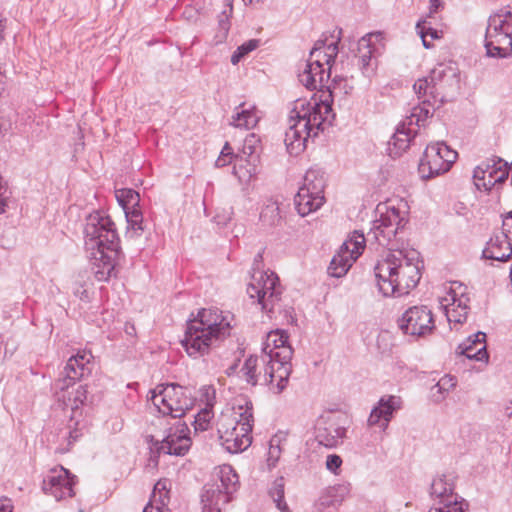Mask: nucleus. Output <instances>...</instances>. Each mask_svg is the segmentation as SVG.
I'll return each mask as SVG.
<instances>
[{
    "instance_id": "obj_1",
    "label": "nucleus",
    "mask_w": 512,
    "mask_h": 512,
    "mask_svg": "<svg viewBox=\"0 0 512 512\" xmlns=\"http://www.w3.org/2000/svg\"><path fill=\"white\" fill-rule=\"evenodd\" d=\"M377 211L380 216L373 221L368 238L388 247L374 266L378 289L386 297L406 295L421 278L422 262L416 250L398 248L397 236L407 223L405 212L388 205H379Z\"/></svg>"
},
{
    "instance_id": "obj_2",
    "label": "nucleus",
    "mask_w": 512,
    "mask_h": 512,
    "mask_svg": "<svg viewBox=\"0 0 512 512\" xmlns=\"http://www.w3.org/2000/svg\"><path fill=\"white\" fill-rule=\"evenodd\" d=\"M312 97L310 100L297 99L293 103L288 118V128L285 132L284 142L291 155H298L304 151L309 138L317 137L330 125L334 113L331 101Z\"/></svg>"
},
{
    "instance_id": "obj_3",
    "label": "nucleus",
    "mask_w": 512,
    "mask_h": 512,
    "mask_svg": "<svg viewBox=\"0 0 512 512\" xmlns=\"http://www.w3.org/2000/svg\"><path fill=\"white\" fill-rule=\"evenodd\" d=\"M86 249L96 270L98 281H107L115 270L116 261L120 255V239L115 223L102 211L90 213L84 226Z\"/></svg>"
},
{
    "instance_id": "obj_4",
    "label": "nucleus",
    "mask_w": 512,
    "mask_h": 512,
    "mask_svg": "<svg viewBox=\"0 0 512 512\" xmlns=\"http://www.w3.org/2000/svg\"><path fill=\"white\" fill-rule=\"evenodd\" d=\"M230 332V321L222 311L203 308L188 321L181 344L190 357L198 358L224 341Z\"/></svg>"
},
{
    "instance_id": "obj_5",
    "label": "nucleus",
    "mask_w": 512,
    "mask_h": 512,
    "mask_svg": "<svg viewBox=\"0 0 512 512\" xmlns=\"http://www.w3.org/2000/svg\"><path fill=\"white\" fill-rule=\"evenodd\" d=\"M238 417L222 416L218 422L219 440L223 448L229 453H238L251 445V431L253 428L252 404L246 402L245 407H238Z\"/></svg>"
},
{
    "instance_id": "obj_6",
    "label": "nucleus",
    "mask_w": 512,
    "mask_h": 512,
    "mask_svg": "<svg viewBox=\"0 0 512 512\" xmlns=\"http://www.w3.org/2000/svg\"><path fill=\"white\" fill-rule=\"evenodd\" d=\"M459 86L458 70L453 63H440L434 67L429 76L418 79L413 89L418 98L430 102V112L433 113L436 102L443 103L448 92Z\"/></svg>"
},
{
    "instance_id": "obj_7",
    "label": "nucleus",
    "mask_w": 512,
    "mask_h": 512,
    "mask_svg": "<svg viewBox=\"0 0 512 512\" xmlns=\"http://www.w3.org/2000/svg\"><path fill=\"white\" fill-rule=\"evenodd\" d=\"M239 479L230 465L220 467L216 477L203 486L201 493L202 510L222 512L237 491Z\"/></svg>"
},
{
    "instance_id": "obj_8",
    "label": "nucleus",
    "mask_w": 512,
    "mask_h": 512,
    "mask_svg": "<svg viewBox=\"0 0 512 512\" xmlns=\"http://www.w3.org/2000/svg\"><path fill=\"white\" fill-rule=\"evenodd\" d=\"M486 53L490 57L506 58L512 52V10L500 9L488 21L485 37Z\"/></svg>"
},
{
    "instance_id": "obj_9",
    "label": "nucleus",
    "mask_w": 512,
    "mask_h": 512,
    "mask_svg": "<svg viewBox=\"0 0 512 512\" xmlns=\"http://www.w3.org/2000/svg\"><path fill=\"white\" fill-rule=\"evenodd\" d=\"M150 394V400L158 411L173 418H181L194 405L189 389L179 384H158Z\"/></svg>"
},
{
    "instance_id": "obj_10",
    "label": "nucleus",
    "mask_w": 512,
    "mask_h": 512,
    "mask_svg": "<svg viewBox=\"0 0 512 512\" xmlns=\"http://www.w3.org/2000/svg\"><path fill=\"white\" fill-rule=\"evenodd\" d=\"M253 270L247 293L250 298L256 299L261 309L271 317V314L281 310L282 288L279 278L272 271H261L258 267H254Z\"/></svg>"
},
{
    "instance_id": "obj_11",
    "label": "nucleus",
    "mask_w": 512,
    "mask_h": 512,
    "mask_svg": "<svg viewBox=\"0 0 512 512\" xmlns=\"http://www.w3.org/2000/svg\"><path fill=\"white\" fill-rule=\"evenodd\" d=\"M276 365V372L280 378V389L286 388L292 372L291 359L293 349L288 344V335L283 330L271 331L267 334L263 344L262 353Z\"/></svg>"
},
{
    "instance_id": "obj_12",
    "label": "nucleus",
    "mask_w": 512,
    "mask_h": 512,
    "mask_svg": "<svg viewBox=\"0 0 512 512\" xmlns=\"http://www.w3.org/2000/svg\"><path fill=\"white\" fill-rule=\"evenodd\" d=\"M429 106V100H423L420 104L414 106L405 120L397 126L396 132L388 143L392 157L400 156L409 147L412 138L417 133L412 126H424L426 120L432 116L433 113L430 112Z\"/></svg>"
},
{
    "instance_id": "obj_13",
    "label": "nucleus",
    "mask_w": 512,
    "mask_h": 512,
    "mask_svg": "<svg viewBox=\"0 0 512 512\" xmlns=\"http://www.w3.org/2000/svg\"><path fill=\"white\" fill-rule=\"evenodd\" d=\"M241 377L250 385H269L271 390L280 394L285 388L280 389V378L276 372V365L271 358L261 355H251L245 361L240 370Z\"/></svg>"
},
{
    "instance_id": "obj_14",
    "label": "nucleus",
    "mask_w": 512,
    "mask_h": 512,
    "mask_svg": "<svg viewBox=\"0 0 512 512\" xmlns=\"http://www.w3.org/2000/svg\"><path fill=\"white\" fill-rule=\"evenodd\" d=\"M457 152L444 142H437L426 147L419 163V173L424 179H430L446 173L455 162Z\"/></svg>"
},
{
    "instance_id": "obj_15",
    "label": "nucleus",
    "mask_w": 512,
    "mask_h": 512,
    "mask_svg": "<svg viewBox=\"0 0 512 512\" xmlns=\"http://www.w3.org/2000/svg\"><path fill=\"white\" fill-rule=\"evenodd\" d=\"M365 241L363 233L355 231L341 245L338 252L332 258L327 269L328 274L335 278H341L346 275L352 264L362 254L365 248Z\"/></svg>"
},
{
    "instance_id": "obj_16",
    "label": "nucleus",
    "mask_w": 512,
    "mask_h": 512,
    "mask_svg": "<svg viewBox=\"0 0 512 512\" xmlns=\"http://www.w3.org/2000/svg\"><path fill=\"white\" fill-rule=\"evenodd\" d=\"M93 355L86 350H79L75 355L69 357L61 372V377L55 382V390H67L77 381H82L92 373L94 364Z\"/></svg>"
},
{
    "instance_id": "obj_17",
    "label": "nucleus",
    "mask_w": 512,
    "mask_h": 512,
    "mask_svg": "<svg viewBox=\"0 0 512 512\" xmlns=\"http://www.w3.org/2000/svg\"><path fill=\"white\" fill-rule=\"evenodd\" d=\"M189 434L188 425L185 422L177 421L168 429L166 436L161 441L154 440L151 436V450H155L158 454L184 456L192 444Z\"/></svg>"
},
{
    "instance_id": "obj_18",
    "label": "nucleus",
    "mask_w": 512,
    "mask_h": 512,
    "mask_svg": "<svg viewBox=\"0 0 512 512\" xmlns=\"http://www.w3.org/2000/svg\"><path fill=\"white\" fill-rule=\"evenodd\" d=\"M398 325L405 335L425 337L435 329L433 313L425 305L409 307L399 318Z\"/></svg>"
},
{
    "instance_id": "obj_19",
    "label": "nucleus",
    "mask_w": 512,
    "mask_h": 512,
    "mask_svg": "<svg viewBox=\"0 0 512 512\" xmlns=\"http://www.w3.org/2000/svg\"><path fill=\"white\" fill-rule=\"evenodd\" d=\"M325 43L322 40H317L312 48L306 67L302 73L299 74V81L308 89L322 90L329 88L326 86L330 78V70L325 71L323 68L324 63L321 61L322 49Z\"/></svg>"
},
{
    "instance_id": "obj_20",
    "label": "nucleus",
    "mask_w": 512,
    "mask_h": 512,
    "mask_svg": "<svg viewBox=\"0 0 512 512\" xmlns=\"http://www.w3.org/2000/svg\"><path fill=\"white\" fill-rule=\"evenodd\" d=\"M470 298L467 294V286L454 281L451 282L447 295L441 302L445 306L446 317L449 324H463L469 313Z\"/></svg>"
},
{
    "instance_id": "obj_21",
    "label": "nucleus",
    "mask_w": 512,
    "mask_h": 512,
    "mask_svg": "<svg viewBox=\"0 0 512 512\" xmlns=\"http://www.w3.org/2000/svg\"><path fill=\"white\" fill-rule=\"evenodd\" d=\"M454 475L452 473L436 477L431 484V495L446 498L441 506L431 507L428 512H466L468 504L464 499L458 500L454 491Z\"/></svg>"
},
{
    "instance_id": "obj_22",
    "label": "nucleus",
    "mask_w": 512,
    "mask_h": 512,
    "mask_svg": "<svg viewBox=\"0 0 512 512\" xmlns=\"http://www.w3.org/2000/svg\"><path fill=\"white\" fill-rule=\"evenodd\" d=\"M77 477L62 466L51 469L44 477L42 490L45 494L53 496L57 501L72 498L75 495L74 486Z\"/></svg>"
},
{
    "instance_id": "obj_23",
    "label": "nucleus",
    "mask_w": 512,
    "mask_h": 512,
    "mask_svg": "<svg viewBox=\"0 0 512 512\" xmlns=\"http://www.w3.org/2000/svg\"><path fill=\"white\" fill-rule=\"evenodd\" d=\"M507 162L501 158L487 159L474 169L473 178L479 190L490 191L509 176Z\"/></svg>"
},
{
    "instance_id": "obj_24",
    "label": "nucleus",
    "mask_w": 512,
    "mask_h": 512,
    "mask_svg": "<svg viewBox=\"0 0 512 512\" xmlns=\"http://www.w3.org/2000/svg\"><path fill=\"white\" fill-rule=\"evenodd\" d=\"M380 39V33H368L358 41L356 57H358V64L362 73L367 77H370L377 67L379 49L374 40L378 41Z\"/></svg>"
},
{
    "instance_id": "obj_25",
    "label": "nucleus",
    "mask_w": 512,
    "mask_h": 512,
    "mask_svg": "<svg viewBox=\"0 0 512 512\" xmlns=\"http://www.w3.org/2000/svg\"><path fill=\"white\" fill-rule=\"evenodd\" d=\"M401 407V397L395 395L382 396L369 415L368 425L378 426L383 431L386 430L393 414Z\"/></svg>"
},
{
    "instance_id": "obj_26",
    "label": "nucleus",
    "mask_w": 512,
    "mask_h": 512,
    "mask_svg": "<svg viewBox=\"0 0 512 512\" xmlns=\"http://www.w3.org/2000/svg\"><path fill=\"white\" fill-rule=\"evenodd\" d=\"M346 430L330 418H321L315 426V440L326 448H334L342 442Z\"/></svg>"
},
{
    "instance_id": "obj_27",
    "label": "nucleus",
    "mask_w": 512,
    "mask_h": 512,
    "mask_svg": "<svg viewBox=\"0 0 512 512\" xmlns=\"http://www.w3.org/2000/svg\"><path fill=\"white\" fill-rule=\"evenodd\" d=\"M261 113L256 105L242 102L235 107L229 124L235 128L250 130L256 127Z\"/></svg>"
},
{
    "instance_id": "obj_28",
    "label": "nucleus",
    "mask_w": 512,
    "mask_h": 512,
    "mask_svg": "<svg viewBox=\"0 0 512 512\" xmlns=\"http://www.w3.org/2000/svg\"><path fill=\"white\" fill-rule=\"evenodd\" d=\"M258 162V155H235L233 174L242 185H248L256 178Z\"/></svg>"
},
{
    "instance_id": "obj_29",
    "label": "nucleus",
    "mask_w": 512,
    "mask_h": 512,
    "mask_svg": "<svg viewBox=\"0 0 512 512\" xmlns=\"http://www.w3.org/2000/svg\"><path fill=\"white\" fill-rule=\"evenodd\" d=\"M485 259L506 262L512 256V245L505 234L491 237L482 252Z\"/></svg>"
},
{
    "instance_id": "obj_30",
    "label": "nucleus",
    "mask_w": 512,
    "mask_h": 512,
    "mask_svg": "<svg viewBox=\"0 0 512 512\" xmlns=\"http://www.w3.org/2000/svg\"><path fill=\"white\" fill-rule=\"evenodd\" d=\"M458 350L461 355L466 356L468 359L487 361L489 356L486 350V334L479 331L469 336L458 346Z\"/></svg>"
},
{
    "instance_id": "obj_31",
    "label": "nucleus",
    "mask_w": 512,
    "mask_h": 512,
    "mask_svg": "<svg viewBox=\"0 0 512 512\" xmlns=\"http://www.w3.org/2000/svg\"><path fill=\"white\" fill-rule=\"evenodd\" d=\"M324 200V197H316L311 194L308 188H299L294 198V204L299 215L306 216L318 210L324 204Z\"/></svg>"
},
{
    "instance_id": "obj_32",
    "label": "nucleus",
    "mask_w": 512,
    "mask_h": 512,
    "mask_svg": "<svg viewBox=\"0 0 512 512\" xmlns=\"http://www.w3.org/2000/svg\"><path fill=\"white\" fill-rule=\"evenodd\" d=\"M55 395L58 402H62L65 410L70 409L76 412L80 405L84 403L87 398V390L83 385H79L75 392L71 393L67 390H55Z\"/></svg>"
},
{
    "instance_id": "obj_33",
    "label": "nucleus",
    "mask_w": 512,
    "mask_h": 512,
    "mask_svg": "<svg viewBox=\"0 0 512 512\" xmlns=\"http://www.w3.org/2000/svg\"><path fill=\"white\" fill-rule=\"evenodd\" d=\"M300 188H308L316 197H324L325 179L321 171L310 169L304 176V184Z\"/></svg>"
},
{
    "instance_id": "obj_34",
    "label": "nucleus",
    "mask_w": 512,
    "mask_h": 512,
    "mask_svg": "<svg viewBox=\"0 0 512 512\" xmlns=\"http://www.w3.org/2000/svg\"><path fill=\"white\" fill-rule=\"evenodd\" d=\"M260 221L264 226L268 227H274L281 223V209L276 201H267L260 212Z\"/></svg>"
},
{
    "instance_id": "obj_35",
    "label": "nucleus",
    "mask_w": 512,
    "mask_h": 512,
    "mask_svg": "<svg viewBox=\"0 0 512 512\" xmlns=\"http://www.w3.org/2000/svg\"><path fill=\"white\" fill-rule=\"evenodd\" d=\"M125 216L128 224L126 236L129 238L140 236L145 230L143 225V214L140 208L127 210V212H125Z\"/></svg>"
},
{
    "instance_id": "obj_36",
    "label": "nucleus",
    "mask_w": 512,
    "mask_h": 512,
    "mask_svg": "<svg viewBox=\"0 0 512 512\" xmlns=\"http://www.w3.org/2000/svg\"><path fill=\"white\" fill-rule=\"evenodd\" d=\"M117 201L123 207L124 212L139 208L140 195L137 191L129 188L119 189L115 192Z\"/></svg>"
},
{
    "instance_id": "obj_37",
    "label": "nucleus",
    "mask_w": 512,
    "mask_h": 512,
    "mask_svg": "<svg viewBox=\"0 0 512 512\" xmlns=\"http://www.w3.org/2000/svg\"><path fill=\"white\" fill-rule=\"evenodd\" d=\"M430 18L423 19L418 21L416 24V30L419 36L422 39L423 46L425 48H430L431 42L427 40L429 36L431 40L438 39L441 37V31L433 28L432 22L429 20Z\"/></svg>"
},
{
    "instance_id": "obj_38",
    "label": "nucleus",
    "mask_w": 512,
    "mask_h": 512,
    "mask_svg": "<svg viewBox=\"0 0 512 512\" xmlns=\"http://www.w3.org/2000/svg\"><path fill=\"white\" fill-rule=\"evenodd\" d=\"M285 435L283 434H275L271 437L269 441V450H268V457H267V464L269 468H273L276 466L277 462L280 459L281 453H282V442L285 441Z\"/></svg>"
},
{
    "instance_id": "obj_39",
    "label": "nucleus",
    "mask_w": 512,
    "mask_h": 512,
    "mask_svg": "<svg viewBox=\"0 0 512 512\" xmlns=\"http://www.w3.org/2000/svg\"><path fill=\"white\" fill-rule=\"evenodd\" d=\"M341 33L342 30H339L336 40L331 42H328L327 38L321 39L325 43V47L322 49L321 61L328 65L329 70L338 54V42L340 41Z\"/></svg>"
},
{
    "instance_id": "obj_40",
    "label": "nucleus",
    "mask_w": 512,
    "mask_h": 512,
    "mask_svg": "<svg viewBox=\"0 0 512 512\" xmlns=\"http://www.w3.org/2000/svg\"><path fill=\"white\" fill-rule=\"evenodd\" d=\"M284 485V478L279 477L273 482L269 490V494L276 503V507L282 512H286L288 510V506L284 501Z\"/></svg>"
},
{
    "instance_id": "obj_41",
    "label": "nucleus",
    "mask_w": 512,
    "mask_h": 512,
    "mask_svg": "<svg viewBox=\"0 0 512 512\" xmlns=\"http://www.w3.org/2000/svg\"><path fill=\"white\" fill-rule=\"evenodd\" d=\"M213 418V412L210 407H205L197 413L194 417V429L195 431H206L210 426L211 419Z\"/></svg>"
},
{
    "instance_id": "obj_42",
    "label": "nucleus",
    "mask_w": 512,
    "mask_h": 512,
    "mask_svg": "<svg viewBox=\"0 0 512 512\" xmlns=\"http://www.w3.org/2000/svg\"><path fill=\"white\" fill-rule=\"evenodd\" d=\"M457 384L456 379L451 375L443 376L435 385L437 392L440 396L436 397V401H441L445 398V393H448Z\"/></svg>"
},
{
    "instance_id": "obj_43",
    "label": "nucleus",
    "mask_w": 512,
    "mask_h": 512,
    "mask_svg": "<svg viewBox=\"0 0 512 512\" xmlns=\"http://www.w3.org/2000/svg\"><path fill=\"white\" fill-rule=\"evenodd\" d=\"M339 502L334 488L325 490L318 499L317 506L320 510L335 506Z\"/></svg>"
},
{
    "instance_id": "obj_44",
    "label": "nucleus",
    "mask_w": 512,
    "mask_h": 512,
    "mask_svg": "<svg viewBox=\"0 0 512 512\" xmlns=\"http://www.w3.org/2000/svg\"><path fill=\"white\" fill-rule=\"evenodd\" d=\"M156 491H159L160 495H159V500H160V503L161 505H154L152 503H148L146 506L148 505H152L153 507H159L160 509L164 510V511H167V512H170L169 509L166 506L165 504V499H168V491L166 490V482H163V481H158L155 486H154V492ZM153 497H155V493H153Z\"/></svg>"
},
{
    "instance_id": "obj_45",
    "label": "nucleus",
    "mask_w": 512,
    "mask_h": 512,
    "mask_svg": "<svg viewBox=\"0 0 512 512\" xmlns=\"http://www.w3.org/2000/svg\"><path fill=\"white\" fill-rule=\"evenodd\" d=\"M343 461L339 455L330 454L326 458V469L331 473L338 475Z\"/></svg>"
},
{
    "instance_id": "obj_46",
    "label": "nucleus",
    "mask_w": 512,
    "mask_h": 512,
    "mask_svg": "<svg viewBox=\"0 0 512 512\" xmlns=\"http://www.w3.org/2000/svg\"><path fill=\"white\" fill-rule=\"evenodd\" d=\"M218 23H219V28H220V41L224 38H226L227 36V33L229 31V28H230V23H229V15L227 14L226 11H224L220 16H219V20H218Z\"/></svg>"
},
{
    "instance_id": "obj_47",
    "label": "nucleus",
    "mask_w": 512,
    "mask_h": 512,
    "mask_svg": "<svg viewBox=\"0 0 512 512\" xmlns=\"http://www.w3.org/2000/svg\"><path fill=\"white\" fill-rule=\"evenodd\" d=\"M257 142H258V139L256 138L255 134H250L245 139L242 154L248 155V156L256 155L255 154L254 144L257 143Z\"/></svg>"
},
{
    "instance_id": "obj_48",
    "label": "nucleus",
    "mask_w": 512,
    "mask_h": 512,
    "mask_svg": "<svg viewBox=\"0 0 512 512\" xmlns=\"http://www.w3.org/2000/svg\"><path fill=\"white\" fill-rule=\"evenodd\" d=\"M62 438L68 440V446H70L73 442H75L80 436L81 433L77 428L72 429V426L69 425L64 431H61Z\"/></svg>"
},
{
    "instance_id": "obj_49",
    "label": "nucleus",
    "mask_w": 512,
    "mask_h": 512,
    "mask_svg": "<svg viewBox=\"0 0 512 512\" xmlns=\"http://www.w3.org/2000/svg\"><path fill=\"white\" fill-rule=\"evenodd\" d=\"M260 41L257 39H251L240 45L237 49L245 56L252 52L259 46Z\"/></svg>"
},
{
    "instance_id": "obj_50",
    "label": "nucleus",
    "mask_w": 512,
    "mask_h": 512,
    "mask_svg": "<svg viewBox=\"0 0 512 512\" xmlns=\"http://www.w3.org/2000/svg\"><path fill=\"white\" fill-rule=\"evenodd\" d=\"M503 230L505 235L512 234V211L509 212L503 220Z\"/></svg>"
},
{
    "instance_id": "obj_51",
    "label": "nucleus",
    "mask_w": 512,
    "mask_h": 512,
    "mask_svg": "<svg viewBox=\"0 0 512 512\" xmlns=\"http://www.w3.org/2000/svg\"><path fill=\"white\" fill-rule=\"evenodd\" d=\"M233 158H230L228 156L220 155L217 160L215 161L216 167H224L227 164L231 163Z\"/></svg>"
},
{
    "instance_id": "obj_52",
    "label": "nucleus",
    "mask_w": 512,
    "mask_h": 512,
    "mask_svg": "<svg viewBox=\"0 0 512 512\" xmlns=\"http://www.w3.org/2000/svg\"><path fill=\"white\" fill-rule=\"evenodd\" d=\"M440 6V0H430V12L427 18H431L433 13H436Z\"/></svg>"
},
{
    "instance_id": "obj_53",
    "label": "nucleus",
    "mask_w": 512,
    "mask_h": 512,
    "mask_svg": "<svg viewBox=\"0 0 512 512\" xmlns=\"http://www.w3.org/2000/svg\"><path fill=\"white\" fill-rule=\"evenodd\" d=\"M243 57H244V55L238 49H236V51L231 56V63L233 65H236V64H238L240 62V60Z\"/></svg>"
},
{
    "instance_id": "obj_54",
    "label": "nucleus",
    "mask_w": 512,
    "mask_h": 512,
    "mask_svg": "<svg viewBox=\"0 0 512 512\" xmlns=\"http://www.w3.org/2000/svg\"><path fill=\"white\" fill-rule=\"evenodd\" d=\"M220 155L228 156L230 158L235 157V156H233L232 148L230 147L229 143H227V142L225 143Z\"/></svg>"
},
{
    "instance_id": "obj_55",
    "label": "nucleus",
    "mask_w": 512,
    "mask_h": 512,
    "mask_svg": "<svg viewBox=\"0 0 512 512\" xmlns=\"http://www.w3.org/2000/svg\"><path fill=\"white\" fill-rule=\"evenodd\" d=\"M143 512H167V511H164V510L160 509L159 507H153L152 505H148V506H145V508L143 509Z\"/></svg>"
},
{
    "instance_id": "obj_56",
    "label": "nucleus",
    "mask_w": 512,
    "mask_h": 512,
    "mask_svg": "<svg viewBox=\"0 0 512 512\" xmlns=\"http://www.w3.org/2000/svg\"><path fill=\"white\" fill-rule=\"evenodd\" d=\"M0 512H12V506L9 503H2L0 505Z\"/></svg>"
},
{
    "instance_id": "obj_57",
    "label": "nucleus",
    "mask_w": 512,
    "mask_h": 512,
    "mask_svg": "<svg viewBox=\"0 0 512 512\" xmlns=\"http://www.w3.org/2000/svg\"><path fill=\"white\" fill-rule=\"evenodd\" d=\"M75 294L79 295L81 299H88V292H87V290H82L81 292L80 291H76Z\"/></svg>"
},
{
    "instance_id": "obj_58",
    "label": "nucleus",
    "mask_w": 512,
    "mask_h": 512,
    "mask_svg": "<svg viewBox=\"0 0 512 512\" xmlns=\"http://www.w3.org/2000/svg\"><path fill=\"white\" fill-rule=\"evenodd\" d=\"M262 261V254H257V256L254 259V265H258L259 262Z\"/></svg>"
},
{
    "instance_id": "obj_59",
    "label": "nucleus",
    "mask_w": 512,
    "mask_h": 512,
    "mask_svg": "<svg viewBox=\"0 0 512 512\" xmlns=\"http://www.w3.org/2000/svg\"><path fill=\"white\" fill-rule=\"evenodd\" d=\"M236 367H237L236 365L231 366V367L228 369L227 374H228V375H231L233 372H235V371H236Z\"/></svg>"
},
{
    "instance_id": "obj_60",
    "label": "nucleus",
    "mask_w": 512,
    "mask_h": 512,
    "mask_svg": "<svg viewBox=\"0 0 512 512\" xmlns=\"http://www.w3.org/2000/svg\"><path fill=\"white\" fill-rule=\"evenodd\" d=\"M439 153L437 154L439 157L441 158H447L445 155H444V152L441 150L438 151Z\"/></svg>"
},
{
    "instance_id": "obj_61",
    "label": "nucleus",
    "mask_w": 512,
    "mask_h": 512,
    "mask_svg": "<svg viewBox=\"0 0 512 512\" xmlns=\"http://www.w3.org/2000/svg\"><path fill=\"white\" fill-rule=\"evenodd\" d=\"M507 414L508 416H512V411L508 412Z\"/></svg>"
},
{
    "instance_id": "obj_62",
    "label": "nucleus",
    "mask_w": 512,
    "mask_h": 512,
    "mask_svg": "<svg viewBox=\"0 0 512 512\" xmlns=\"http://www.w3.org/2000/svg\"><path fill=\"white\" fill-rule=\"evenodd\" d=\"M202 512H205V511L202 510Z\"/></svg>"
}]
</instances>
